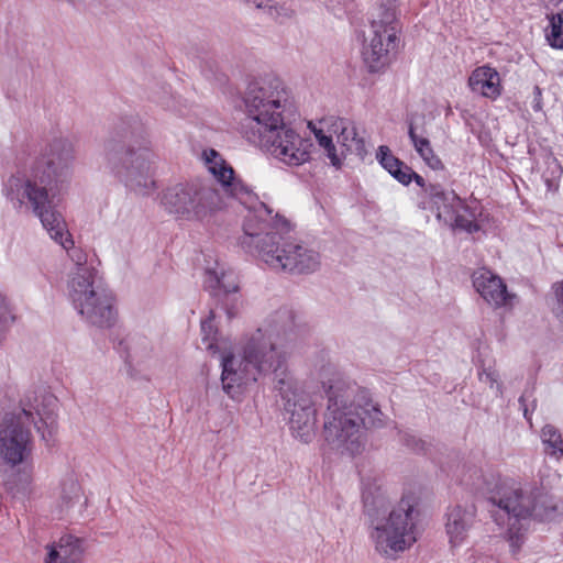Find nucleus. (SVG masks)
<instances>
[{
  "label": "nucleus",
  "instance_id": "nucleus-1",
  "mask_svg": "<svg viewBox=\"0 0 563 563\" xmlns=\"http://www.w3.org/2000/svg\"><path fill=\"white\" fill-rule=\"evenodd\" d=\"M243 136L279 163L299 167L309 163L314 150L310 139L286 123L296 111L291 90L279 79L255 82L244 98Z\"/></svg>",
  "mask_w": 563,
  "mask_h": 563
},
{
  "label": "nucleus",
  "instance_id": "nucleus-2",
  "mask_svg": "<svg viewBox=\"0 0 563 563\" xmlns=\"http://www.w3.org/2000/svg\"><path fill=\"white\" fill-rule=\"evenodd\" d=\"M57 399L45 388L24 393L16 404L0 412V461L10 467L21 466L14 483V496H26L33 492L32 463L34 426L41 439L49 444L54 441Z\"/></svg>",
  "mask_w": 563,
  "mask_h": 563
},
{
  "label": "nucleus",
  "instance_id": "nucleus-3",
  "mask_svg": "<svg viewBox=\"0 0 563 563\" xmlns=\"http://www.w3.org/2000/svg\"><path fill=\"white\" fill-rule=\"evenodd\" d=\"M290 221L263 202L249 209L243 224L242 247L275 269L310 274L321 266V255L312 246L286 240Z\"/></svg>",
  "mask_w": 563,
  "mask_h": 563
},
{
  "label": "nucleus",
  "instance_id": "nucleus-4",
  "mask_svg": "<svg viewBox=\"0 0 563 563\" xmlns=\"http://www.w3.org/2000/svg\"><path fill=\"white\" fill-rule=\"evenodd\" d=\"M277 336L268 325L258 328L247 336L242 354L234 351L231 341H221V383L228 396L238 397L262 375L274 373L277 382L283 372H288L285 357L277 351Z\"/></svg>",
  "mask_w": 563,
  "mask_h": 563
},
{
  "label": "nucleus",
  "instance_id": "nucleus-5",
  "mask_svg": "<svg viewBox=\"0 0 563 563\" xmlns=\"http://www.w3.org/2000/svg\"><path fill=\"white\" fill-rule=\"evenodd\" d=\"M322 387L328 398L330 417L324 424L327 440L343 448L351 454L358 453L365 444L364 426H375L382 412L374 406L365 409V417L354 412L353 396L356 385L334 371L331 366L323 367L319 373Z\"/></svg>",
  "mask_w": 563,
  "mask_h": 563
},
{
  "label": "nucleus",
  "instance_id": "nucleus-6",
  "mask_svg": "<svg viewBox=\"0 0 563 563\" xmlns=\"http://www.w3.org/2000/svg\"><path fill=\"white\" fill-rule=\"evenodd\" d=\"M486 494L493 505L506 511L510 520H515L505 534L512 553H517L525 542L527 529L520 523L521 520H551L556 512L544 488L523 487L511 477H492L486 483Z\"/></svg>",
  "mask_w": 563,
  "mask_h": 563
},
{
  "label": "nucleus",
  "instance_id": "nucleus-7",
  "mask_svg": "<svg viewBox=\"0 0 563 563\" xmlns=\"http://www.w3.org/2000/svg\"><path fill=\"white\" fill-rule=\"evenodd\" d=\"M66 292L74 310L85 322L99 328H109L115 323V295L96 268L78 265L70 271Z\"/></svg>",
  "mask_w": 563,
  "mask_h": 563
},
{
  "label": "nucleus",
  "instance_id": "nucleus-8",
  "mask_svg": "<svg viewBox=\"0 0 563 563\" xmlns=\"http://www.w3.org/2000/svg\"><path fill=\"white\" fill-rule=\"evenodd\" d=\"M49 192L46 186H40L20 173L11 175L2 187L3 196L14 209L21 210L30 203L49 238L68 251L74 241L64 216L52 205Z\"/></svg>",
  "mask_w": 563,
  "mask_h": 563
},
{
  "label": "nucleus",
  "instance_id": "nucleus-9",
  "mask_svg": "<svg viewBox=\"0 0 563 563\" xmlns=\"http://www.w3.org/2000/svg\"><path fill=\"white\" fill-rule=\"evenodd\" d=\"M420 494L416 490L404 493L398 506L387 517L376 521L371 540L377 553L395 558L417 542Z\"/></svg>",
  "mask_w": 563,
  "mask_h": 563
},
{
  "label": "nucleus",
  "instance_id": "nucleus-10",
  "mask_svg": "<svg viewBox=\"0 0 563 563\" xmlns=\"http://www.w3.org/2000/svg\"><path fill=\"white\" fill-rule=\"evenodd\" d=\"M161 207L177 219L208 221L223 209L220 194L198 181L179 183L164 189L159 196Z\"/></svg>",
  "mask_w": 563,
  "mask_h": 563
},
{
  "label": "nucleus",
  "instance_id": "nucleus-11",
  "mask_svg": "<svg viewBox=\"0 0 563 563\" xmlns=\"http://www.w3.org/2000/svg\"><path fill=\"white\" fill-rule=\"evenodd\" d=\"M308 128L336 168L341 167L347 154L361 156L365 153L363 139L358 137L355 125L346 119L327 117L318 122H309Z\"/></svg>",
  "mask_w": 563,
  "mask_h": 563
},
{
  "label": "nucleus",
  "instance_id": "nucleus-12",
  "mask_svg": "<svg viewBox=\"0 0 563 563\" xmlns=\"http://www.w3.org/2000/svg\"><path fill=\"white\" fill-rule=\"evenodd\" d=\"M399 32L393 12L371 15L369 31L362 48V58L368 71L383 73L389 67L398 47Z\"/></svg>",
  "mask_w": 563,
  "mask_h": 563
},
{
  "label": "nucleus",
  "instance_id": "nucleus-13",
  "mask_svg": "<svg viewBox=\"0 0 563 563\" xmlns=\"http://www.w3.org/2000/svg\"><path fill=\"white\" fill-rule=\"evenodd\" d=\"M282 375L277 380V388L283 397L284 408L289 413L290 431L299 441L309 443L316 435V408L290 373L283 372Z\"/></svg>",
  "mask_w": 563,
  "mask_h": 563
},
{
  "label": "nucleus",
  "instance_id": "nucleus-14",
  "mask_svg": "<svg viewBox=\"0 0 563 563\" xmlns=\"http://www.w3.org/2000/svg\"><path fill=\"white\" fill-rule=\"evenodd\" d=\"M74 162L75 148L71 141L64 136L55 137L48 143L44 156L31 167L30 176L25 177L54 191L69 179Z\"/></svg>",
  "mask_w": 563,
  "mask_h": 563
},
{
  "label": "nucleus",
  "instance_id": "nucleus-15",
  "mask_svg": "<svg viewBox=\"0 0 563 563\" xmlns=\"http://www.w3.org/2000/svg\"><path fill=\"white\" fill-rule=\"evenodd\" d=\"M153 165L154 156L148 148H128L111 164V174L131 191L145 196L155 189Z\"/></svg>",
  "mask_w": 563,
  "mask_h": 563
},
{
  "label": "nucleus",
  "instance_id": "nucleus-16",
  "mask_svg": "<svg viewBox=\"0 0 563 563\" xmlns=\"http://www.w3.org/2000/svg\"><path fill=\"white\" fill-rule=\"evenodd\" d=\"M428 207L439 221L473 233L479 230L476 209L467 206L454 191H444L439 186L429 188Z\"/></svg>",
  "mask_w": 563,
  "mask_h": 563
},
{
  "label": "nucleus",
  "instance_id": "nucleus-17",
  "mask_svg": "<svg viewBox=\"0 0 563 563\" xmlns=\"http://www.w3.org/2000/svg\"><path fill=\"white\" fill-rule=\"evenodd\" d=\"M201 161L207 170L221 185L224 192L246 205L252 199L249 188L234 176L231 165L213 148H206L201 153Z\"/></svg>",
  "mask_w": 563,
  "mask_h": 563
},
{
  "label": "nucleus",
  "instance_id": "nucleus-18",
  "mask_svg": "<svg viewBox=\"0 0 563 563\" xmlns=\"http://www.w3.org/2000/svg\"><path fill=\"white\" fill-rule=\"evenodd\" d=\"M473 285L479 296L494 308L511 303L512 296L507 291L506 284L489 269H477L473 274Z\"/></svg>",
  "mask_w": 563,
  "mask_h": 563
},
{
  "label": "nucleus",
  "instance_id": "nucleus-19",
  "mask_svg": "<svg viewBox=\"0 0 563 563\" xmlns=\"http://www.w3.org/2000/svg\"><path fill=\"white\" fill-rule=\"evenodd\" d=\"M43 563H81L84 541L71 534H64L44 547Z\"/></svg>",
  "mask_w": 563,
  "mask_h": 563
},
{
  "label": "nucleus",
  "instance_id": "nucleus-20",
  "mask_svg": "<svg viewBox=\"0 0 563 563\" xmlns=\"http://www.w3.org/2000/svg\"><path fill=\"white\" fill-rule=\"evenodd\" d=\"M467 86L473 93L489 100H496L503 93L500 74L490 65H482L473 69Z\"/></svg>",
  "mask_w": 563,
  "mask_h": 563
},
{
  "label": "nucleus",
  "instance_id": "nucleus-21",
  "mask_svg": "<svg viewBox=\"0 0 563 563\" xmlns=\"http://www.w3.org/2000/svg\"><path fill=\"white\" fill-rule=\"evenodd\" d=\"M474 515L461 507H454L448 512L445 533L452 549L460 548L467 539Z\"/></svg>",
  "mask_w": 563,
  "mask_h": 563
},
{
  "label": "nucleus",
  "instance_id": "nucleus-22",
  "mask_svg": "<svg viewBox=\"0 0 563 563\" xmlns=\"http://www.w3.org/2000/svg\"><path fill=\"white\" fill-rule=\"evenodd\" d=\"M82 498L81 487L77 479L69 477L60 482L56 497V511L63 516L76 508Z\"/></svg>",
  "mask_w": 563,
  "mask_h": 563
},
{
  "label": "nucleus",
  "instance_id": "nucleus-23",
  "mask_svg": "<svg viewBox=\"0 0 563 563\" xmlns=\"http://www.w3.org/2000/svg\"><path fill=\"white\" fill-rule=\"evenodd\" d=\"M376 159L400 184L408 186L411 183V168L397 158L388 146L380 145L377 148Z\"/></svg>",
  "mask_w": 563,
  "mask_h": 563
},
{
  "label": "nucleus",
  "instance_id": "nucleus-24",
  "mask_svg": "<svg viewBox=\"0 0 563 563\" xmlns=\"http://www.w3.org/2000/svg\"><path fill=\"white\" fill-rule=\"evenodd\" d=\"M408 135L415 151L428 167L433 170H442L444 168L441 158L434 152L428 137L418 134L412 125L409 126Z\"/></svg>",
  "mask_w": 563,
  "mask_h": 563
},
{
  "label": "nucleus",
  "instance_id": "nucleus-25",
  "mask_svg": "<svg viewBox=\"0 0 563 563\" xmlns=\"http://www.w3.org/2000/svg\"><path fill=\"white\" fill-rule=\"evenodd\" d=\"M243 2L255 10L262 11L264 14L278 22L289 20L294 15V11L284 2L277 0H243Z\"/></svg>",
  "mask_w": 563,
  "mask_h": 563
},
{
  "label": "nucleus",
  "instance_id": "nucleus-26",
  "mask_svg": "<svg viewBox=\"0 0 563 563\" xmlns=\"http://www.w3.org/2000/svg\"><path fill=\"white\" fill-rule=\"evenodd\" d=\"M206 282L210 287L218 288L224 294H233L239 289L236 276L231 272H225L223 268L208 271Z\"/></svg>",
  "mask_w": 563,
  "mask_h": 563
},
{
  "label": "nucleus",
  "instance_id": "nucleus-27",
  "mask_svg": "<svg viewBox=\"0 0 563 563\" xmlns=\"http://www.w3.org/2000/svg\"><path fill=\"white\" fill-rule=\"evenodd\" d=\"M201 335L202 342L206 344V349L212 353H219L221 351V341H229L228 339L218 336V331L214 324V314L212 312L208 318L201 321Z\"/></svg>",
  "mask_w": 563,
  "mask_h": 563
},
{
  "label": "nucleus",
  "instance_id": "nucleus-28",
  "mask_svg": "<svg viewBox=\"0 0 563 563\" xmlns=\"http://www.w3.org/2000/svg\"><path fill=\"white\" fill-rule=\"evenodd\" d=\"M549 26L545 30V38L549 45L555 49H563V14L549 16Z\"/></svg>",
  "mask_w": 563,
  "mask_h": 563
},
{
  "label": "nucleus",
  "instance_id": "nucleus-29",
  "mask_svg": "<svg viewBox=\"0 0 563 563\" xmlns=\"http://www.w3.org/2000/svg\"><path fill=\"white\" fill-rule=\"evenodd\" d=\"M541 439L549 453L558 454L563 453V441L561 434L558 430L552 426H545L541 432Z\"/></svg>",
  "mask_w": 563,
  "mask_h": 563
},
{
  "label": "nucleus",
  "instance_id": "nucleus-30",
  "mask_svg": "<svg viewBox=\"0 0 563 563\" xmlns=\"http://www.w3.org/2000/svg\"><path fill=\"white\" fill-rule=\"evenodd\" d=\"M398 0H380L372 11L371 15L378 16L379 13L384 14L387 12H393L394 21L398 22Z\"/></svg>",
  "mask_w": 563,
  "mask_h": 563
},
{
  "label": "nucleus",
  "instance_id": "nucleus-31",
  "mask_svg": "<svg viewBox=\"0 0 563 563\" xmlns=\"http://www.w3.org/2000/svg\"><path fill=\"white\" fill-rule=\"evenodd\" d=\"M553 289L556 298L554 311L556 317L563 322V282L554 284Z\"/></svg>",
  "mask_w": 563,
  "mask_h": 563
},
{
  "label": "nucleus",
  "instance_id": "nucleus-32",
  "mask_svg": "<svg viewBox=\"0 0 563 563\" xmlns=\"http://www.w3.org/2000/svg\"><path fill=\"white\" fill-rule=\"evenodd\" d=\"M479 379L483 383L488 384L490 388H496V390L499 391L500 386L498 383V376L495 372L484 371L483 373L479 374Z\"/></svg>",
  "mask_w": 563,
  "mask_h": 563
},
{
  "label": "nucleus",
  "instance_id": "nucleus-33",
  "mask_svg": "<svg viewBox=\"0 0 563 563\" xmlns=\"http://www.w3.org/2000/svg\"><path fill=\"white\" fill-rule=\"evenodd\" d=\"M533 101H532V109L537 112L542 110V92L541 89L536 86L533 89Z\"/></svg>",
  "mask_w": 563,
  "mask_h": 563
},
{
  "label": "nucleus",
  "instance_id": "nucleus-34",
  "mask_svg": "<svg viewBox=\"0 0 563 563\" xmlns=\"http://www.w3.org/2000/svg\"><path fill=\"white\" fill-rule=\"evenodd\" d=\"M548 164H549V167H551V168L553 169V172H552V173H553L554 175L560 176V175L563 173V169H562V167H561V165H560V163H559V161H558L556 158L551 157V158L549 159V163H548Z\"/></svg>",
  "mask_w": 563,
  "mask_h": 563
},
{
  "label": "nucleus",
  "instance_id": "nucleus-35",
  "mask_svg": "<svg viewBox=\"0 0 563 563\" xmlns=\"http://www.w3.org/2000/svg\"><path fill=\"white\" fill-rule=\"evenodd\" d=\"M411 181L415 180L417 185L423 186L424 179L411 169Z\"/></svg>",
  "mask_w": 563,
  "mask_h": 563
}]
</instances>
